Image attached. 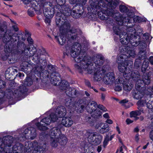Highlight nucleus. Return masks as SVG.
Returning <instances> with one entry per match:
<instances>
[{
  "instance_id": "obj_8",
  "label": "nucleus",
  "mask_w": 153,
  "mask_h": 153,
  "mask_svg": "<svg viewBox=\"0 0 153 153\" xmlns=\"http://www.w3.org/2000/svg\"><path fill=\"white\" fill-rule=\"evenodd\" d=\"M52 113L49 116L45 117L41 120L40 123H36V125L39 129L42 130H45L47 129V126L50 124L52 121H53L51 119V115Z\"/></svg>"
},
{
  "instance_id": "obj_56",
  "label": "nucleus",
  "mask_w": 153,
  "mask_h": 153,
  "mask_svg": "<svg viewBox=\"0 0 153 153\" xmlns=\"http://www.w3.org/2000/svg\"><path fill=\"white\" fill-rule=\"evenodd\" d=\"M24 2L25 4H27L28 3L31 1L32 0H22Z\"/></svg>"
},
{
  "instance_id": "obj_51",
  "label": "nucleus",
  "mask_w": 153,
  "mask_h": 153,
  "mask_svg": "<svg viewBox=\"0 0 153 153\" xmlns=\"http://www.w3.org/2000/svg\"><path fill=\"white\" fill-rule=\"evenodd\" d=\"M65 13V15L66 16H69L71 14V10L70 9H68L67 13Z\"/></svg>"
},
{
  "instance_id": "obj_52",
  "label": "nucleus",
  "mask_w": 153,
  "mask_h": 153,
  "mask_svg": "<svg viewBox=\"0 0 153 153\" xmlns=\"http://www.w3.org/2000/svg\"><path fill=\"white\" fill-rule=\"evenodd\" d=\"M71 32L72 33H76V35H77L78 34V33H77V32L76 31V30L75 29H73L72 30H71Z\"/></svg>"
},
{
  "instance_id": "obj_61",
  "label": "nucleus",
  "mask_w": 153,
  "mask_h": 153,
  "mask_svg": "<svg viewBox=\"0 0 153 153\" xmlns=\"http://www.w3.org/2000/svg\"><path fill=\"white\" fill-rule=\"evenodd\" d=\"M103 106H103L102 105H99L98 106H97V107H98V108L100 109V110H101L103 108Z\"/></svg>"
},
{
  "instance_id": "obj_54",
  "label": "nucleus",
  "mask_w": 153,
  "mask_h": 153,
  "mask_svg": "<svg viewBox=\"0 0 153 153\" xmlns=\"http://www.w3.org/2000/svg\"><path fill=\"white\" fill-rule=\"evenodd\" d=\"M150 137L151 139L153 141V130L151 131Z\"/></svg>"
},
{
  "instance_id": "obj_13",
  "label": "nucleus",
  "mask_w": 153,
  "mask_h": 153,
  "mask_svg": "<svg viewBox=\"0 0 153 153\" xmlns=\"http://www.w3.org/2000/svg\"><path fill=\"white\" fill-rule=\"evenodd\" d=\"M36 51V48L32 47V46L28 45L25 46L24 50L22 51V53L26 56L30 57L33 56L35 53Z\"/></svg>"
},
{
  "instance_id": "obj_32",
  "label": "nucleus",
  "mask_w": 153,
  "mask_h": 153,
  "mask_svg": "<svg viewBox=\"0 0 153 153\" xmlns=\"http://www.w3.org/2000/svg\"><path fill=\"white\" fill-rule=\"evenodd\" d=\"M120 11L122 12H126L128 11V9L125 6L121 5L120 7Z\"/></svg>"
},
{
  "instance_id": "obj_60",
  "label": "nucleus",
  "mask_w": 153,
  "mask_h": 153,
  "mask_svg": "<svg viewBox=\"0 0 153 153\" xmlns=\"http://www.w3.org/2000/svg\"><path fill=\"white\" fill-rule=\"evenodd\" d=\"M85 84L88 86H90V83L89 81H86L85 82Z\"/></svg>"
},
{
  "instance_id": "obj_26",
  "label": "nucleus",
  "mask_w": 153,
  "mask_h": 153,
  "mask_svg": "<svg viewBox=\"0 0 153 153\" xmlns=\"http://www.w3.org/2000/svg\"><path fill=\"white\" fill-rule=\"evenodd\" d=\"M127 51H126L127 55H125L126 56L125 59L127 61V58L128 57H134L135 56V51L133 50H131V49L129 48H127Z\"/></svg>"
},
{
  "instance_id": "obj_11",
  "label": "nucleus",
  "mask_w": 153,
  "mask_h": 153,
  "mask_svg": "<svg viewBox=\"0 0 153 153\" xmlns=\"http://www.w3.org/2000/svg\"><path fill=\"white\" fill-rule=\"evenodd\" d=\"M56 114L52 113V114L51 115V119L53 121H56L59 117H61L65 116L66 113V111L64 106H61L58 107L56 110Z\"/></svg>"
},
{
  "instance_id": "obj_31",
  "label": "nucleus",
  "mask_w": 153,
  "mask_h": 153,
  "mask_svg": "<svg viewBox=\"0 0 153 153\" xmlns=\"http://www.w3.org/2000/svg\"><path fill=\"white\" fill-rule=\"evenodd\" d=\"M115 90L116 91H121L122 89V88L121 87L122 85H121V86H120V85L122 84V83H116V81L115 82Z\"/></svg>"
},
{
  "instance_id": "obj_5",
  "label": "nucleus",
  "mask_w": 153,
  "mask_h": 153,
  "mask_svg": "<svg viewBox=\"0 0 153 153\" xmlns=\"http://www.w3.org/2000/svg\"><path fill=\"white\" fill-rule=\"evenodd\" d=\"M139 75L137 74H135V75H133L134 78L132 77H126L124 78L125 79V80L123 77L119 78L117 79L116 80V83H122L123 85V89L127 91H130L131 90L132 88L133 85L130 83H129L128 81V80L131 78L135 81H136L137 80V79H136V78H138Z\"/></svg>"
},
{
  "instance_id": "obj_50",
  "label": "nucleus",
  "mask_w": 153,
  "mask_h": 153,
  "mask_svg": "<svg viewBox=\"0 0 153 153\" xmlns=\"http://www.w3.org/2000/svg\"><path fill=\"white\" fill-rule=\"evenodd\" d=\"M128 102V100H127L126 99H124L123 100H121L120 101L119 103L120 104H124L127 102Z\"/></svg>"
},
{
  "instance_id": "obj_27",
  "label": "nucleus",
  "mask_w": 153,
  "mask_h": 153,
  "mask_svg": "<svg viewBox=\"0 0 153 153\" xmlns=\"http://www.w3.org/2000/svg\"><path fill=\"white\" fill-rule=\"evenodd\" d=\"M141 114V113L140 111H132L130 113V117H133L134 120H136L138 119V117L137 116L140 115Z\"/></svg>"
},
{
  "instance_id": "obj_30",
  "label": "nucleus",
  "mask_w": 153,
  "mask_h": 153,
  "mask_svg": "<svg viewBox=\"0 0 153 153\" xmlns=\"http://www.w3.org/2000/svg\"><path fill=\"white\" fill-rule=\"evenodd\" d=\"M62 84L63 89L67 90L69 88V85L68 82L65 80H63L62 81Z\"/></svg>"
},
{
  "instance_id": "obj_22",
  "label": "nucleus",
  "mask_w": 153,
  "mask_h": 153,
  "mask_svg": "<svg viewBox=\"0 0 153 153\" xmlns=\"http://www.w3.org/2000/svg\"><path fill=\"white\" fill-rule=\"evenodd\" d=\"M95 65L97 67L96 65H100L103 64L104 62L103 57L101 55L98 54L94 57V60Z\"/></svg>"
},
{
  "instance_id": "obj_38",
  "label": "nucleus",
  "mask_w": 153,
  "mask_h": 153,
  "mask_svg": "<svg viewBox=\"0 0 153 153\" xmlns=\"http://www.w3.org/2000/svg\"><path fill=\"white\" fill-rule=\"evenodd\" d=\"M133 20L134 22H139L140 20V18L138 16H134L133 17Z\"/></svg>"
},
{
  "instance_id": "obj_21",
  "label": "nucleus",
  "mask_w": 153,
  "mask_h": 153,
  "mask_svg": "<svg viewBox=\"0 0 153 153\" xmlns=\"http://www.w3.org/2000/svg\"><path fill=\"white\" fill-rule=\"evenodd\" d=\"M132 15H129H129L127 17H125V18H123V17H121L120 16L119 17L120 18H115L116 19V20L118 22V24L119 25H122L123 24V22H129L131 19V17L133 16V14L131 13Z\"/></svg>"
},
{
  "instance_id": "obj_9",
  "label": "nucleus",
  "mask_w": 153,
  "mask_h": 153,
  "mask_svg": "<svg viewBox=\"0 0 153 153\" xmlns=\"http://www.w3.org/2000/svg\"><path fill=\"white\" fill-rule=\"evenodd\" d=\"M97 107V104L94 101H92L87 105L86 109L87 111L90 113H92L94 111L95 115L98 117L101 115V112L98 109H96Z\"/></svg>"
},
{
  "instance_id": "obj_15",
  "label": "nucleus",
  "mask_w": 153,
  "mask_h": 153,
  "mask_svg": "<svg viewBox=\"0 0 153 153\" xmlns=\"http://www.w3.org/2000/svg\"><path fill=\"white\" fill-rule=\"evenodd\" d=\"M17 34H13L11 32L9 31H7L4 35L3 38V42L5 43H7L10 41L11 42H13L16 41V40L13 37H15V36H16Z\"/></svg>"
},
{
  "instance_id": "obj_43",
  "label": "nucleus",
  "mask_w": 153,
  "mask_h": 153,
  "mask_svg": "<svg viewBox=\"0 0 153 153\" xmlns=\"http://www.w3.org/2000/svg\"><path fill=\"white\" fill-rule=\"evenodd\" d=\"M51 18H45V22L46 23V24H49L50 22H51Z\"/></svg>"
},
{
  "instance_id": "obj_17",
  "label": "nucleus",
  "mask_w": 153,
  "mask_h": 153,
  "mask_svg": "<svg viewBox=\"0 0 153 153\" xmlns=\"http://www.w3.org/2000/svg\"><path fill=\"white\" fill-rule=\"evenodd\" d=\"M94 78L97 81L100 80L103 76L104 70H102L99 67L95 69L94 70Z\"/></svg>"
},
{
  "instance_id": "obj_6",
  "label": "nucleus",
  "mask_w": 153,
  "mask_h": 153,
  "mask_svg": "<svg viewBox=\"0 0 153 153\" xmlns=\"http://www.w3.org/2000/svg\"><path fill=\"white\" fill-rule=\"evenodd\" d=\"M140 81V80H139L136 82V88L137 89L134 91L132 93L134 98L136 99L141 98L143 97L145 92L147 93V94H153V86L152 88H149L148 89L149 93H147L146 92L147 91L146 90H145L144 92L139 90L141 87V85L138 84L139 83V82Z\"/></svg>"
},
{
  "instance_id": "obj_48",
  "label": "nucleus",
  "mask_w": 153,
  "mask_h": 153,
  "mask_svg": "<svg viewBox=\"0 0 153 153\" xmlns=\"http://www.w3.org/2000/svg\"><path fill=\"white\" fill-rule=\"evenodd\" d=\"M100 15L101 14H100V13L98 12V15L99 17L102 20H105L106 19V18H105V17L102 15L101 16H100Z\"/></svg>"
},
{
  "instance_id": "obj_64",
  "label": "nucleus",
  "mask_w": 153,
  "mask_h": 153,
  "mask_svg": "<svg viewBox=\"0 0 153 153\" xmlns=\"http://www.w3.org/2000/svg\"><path fill=\"white\" fill-rule=\"evenodd\" d=\"M105 98V94H102L101 95V98L103 100H104Z\"/></svg>"
},
{
  "instance_id": "obj_4",
  "label": "nucleus",
  "mask_w": 153,
  "mask_h": 153,
  "mask_svg": "<svg viewBox=\"0 0 153 153\" xmlns=\"http://www.w3.org/2000/svg\"><path fill=\"white\" fill-rule=\"evenodd\" d=\"M49 135L51 138H58L59 144L61 146H65L68 142L66 137L64 134H62L60 129L58 127L52 128L50 130Z\"/></svg>"
},
{
  "instance_id": "obj_58",
  "label": "nucleus",
  "mask_w": 153,
  "mask_h": 153,
  "mask_svg": "<svg viewBox=\"0 0 153 153\" xmlns=\"http://www.w3.org/2000/svg\"><path fill=\"white\" fill-rule=\"evenodd\" d=\"M116 130L118 131V133L119 134H120L121 133V131L120 130V128L118 126H117V127H116Z\"/></svg>"
},
{
  "instance_id": "obj_35",
  "label": "nucleus",
  "mask_w": 153,
  "mask_h": 153,
  "mask_svg": "<svg viewBox=\"0 0 153 153\" xmlns=\"http://www.w3.org/2000/svg\"><path fill=\"white\" fill-rule=\"evenodd\" d=\"M147 106L148 108L153 110V101H149L147 104Z\"/></svg>"
},
{
  "instance_id": "obj_37",
  "label": "nucleus",
  "mask_w": 153,
  "mask_h": 153,
  "mask_svg": "<svg viewBox=\"0 0 153 153\" xmlns=\"http://www.w3.org/2000/svg\"><path fill=\"white\" fill-rule=\"evenodd\" d=\"M108 139V136H106L103 142V146L104 147H105L107 145L109 140Z\"/></svg>"
},
{
  "instance_id": "obj_33",
  "label": "nucleus",
  "mask_w": 153,
  "mask_h": 153,
  "mask_svg": "<svg viewBox=\"0 0 153 153\" xmlns=\"http://www.w3.org/2000/svg\"><path fill=\"white\" fill-rule=\"evenodd\" d=\"M26 81L25 82V84L28 86L30 85L33 83L31 79L30 78H27L26 79Z\"/></svg>"
},
{
  "instance_id": "obj_45",
  "label": "nucleus",
  "mask_w": 153,
  "mask_h": 153,
  "mask_svg": "<svg viewBox=\"0 0 153 153\" xmlns=\"http://www.w3.org/2000/svg\"><path fill=\"white\" fill-rule=\"evenodd\" d=\"M126 122L127 124H129L132 123L133 121L130 119L128 118L126 119Z\"/></svg>"
},
{
  "instance_id": "obj_63",
  "label": "nucleus",
  "mask_w": 153,
  "mask_h": 153,
  "mask_svg": "<svg viewBox=\"0 0 153 153\" xmlns=\"http://www.w3.org/2000/svg\"><path fill=\"white\" fill-rule=\"evenodd\" d=\"M139 130L138 128L137 127H136L134 129V131L135 132H137L139 131Z\"/></svg>"
},
{
  "instance_id": "obj_34",
  "label": "nucleus",
  "mask_w": 153,
  "mask_h": 153,
  "mask_svg": "<svg viewBox=\"0 0 153 153\" xmlns=\"http://www.w3.org/2000/svg\"><path fill=\"white\" fill-rule=\"evenodd\" d=\"M148 64V63L144 62L142 66V70L143 71H145L147 68Z\"/></svg>"
},
{
  "instance_id": "obj_39",
  "label": "nucleus",
  "mask_w": 153,
  "mask_h": 153,
  "mask_svg": "<svg viewBox=\"0 0 153 153\" xmlns=\"http://www.w3.org/2000/svg\"><path fill=\"white\" fill-rule=\"evenodd\" d=\"M99 132L102 134H103L108 131V129L107 128L103 129H100L99 130Z\"/></svg>"
},
{
  "instance_id": "obj_46",
  "label": "nucleus",
  "mask_w": 153,
  "mask_h": 153,
  "mask_svg": "<svg viewBox=\"0 0 153 153\" xmlns=\"http://www.w3.org/2000/svg\"><path fill=\"white\" fill-rule=\"evenodd\" d=\"M103 117L106 119L109 118H110L108 114L107 113H105L103 115Z\"/></svg>"
},
{
  "instance_id": "obj_2",
  "label": "nucleus",
  "mask_w": 153,
  "mask_h": 153,
  "mask_svg": "<svg viewBox=\"0 0 153 153\" xmlns=\"http://www.w3.org/2000/svg\"><path fill=\"white\" fill-rule=\"evenodd\" d=\"M10 145H8L4 148V151L6 153H23L25 151L30 152L33 150V153H44L46 149H48L45 144L39 145L36 142H29L27 143L25 147L20 144L17 143L11 150L9 149Z\"/></svg>"
},
{
  "instance_id": "obj_47",
  "label": "nucleus",
  "mask_w": 153,
  "mask_h": 153,
  "mask_svg": "<svg viewBox=\"0 0 153 153\" xmlns=\"http://www.w3.org/2000/svg\"><path fill=\"white\" fill-rule=\"evenodd\" d=\"M137 104L138 105L140 106H143L144 104V103L142 101H138L137 102Z\"/></svg>"
},
{
  "instance_id": "obj_62",
  "label": "nucleus",
  "mask_w": 153,
  "mask_h": 153,
  "mask_svg": "<svg viewBox=\"0 0 153 153\" xmlns=\"http://www.w3.org/2000/svg\"><path fill=\"white\" fill-rule=\"evenodd\" d=\"M6 47H5V49H4V51L5 52H10V49L9 48H8V50H7V49L6 48Z\"/></svg>"
},
{
  "instance_id": "obj_57",
  "label": "nucleus",
  "mask_w": 153,
  "mask_h": 153,
  "mask_svg": "<svg viewBox=\"0 0 153 153\" xmlns=\"http://www.w3.org/2000/svg\"><path fill=\"white\" fill-rule=\"evenodd\" d=\"M102 148L101 146H99L97 148V151L98 152H100Z\"/></svg>"
},
{
  "instance_id": "obj_23",
  "label": "nucleus",
  "mask_w": 153,
  "mask_h": 153,
  "mask_svg": "<svg viewBox=\"0 0 153 153\" xmlns=\"http://www.w3.org/2000/svg\"><path fill=\"white\" fill-rule=\"evenodd\" d=\"M58 138H55L52 137L51 138L50 140V146L52 148H56L59 145V141Z\"/></svg>"
},
{
  "instance_id": "obj_44",
  "label": "nucleus",
  "mask_w": 153,
  "mask_h": 153,
  "mask_svg": "<svg viewBox=\"0 0 153 153\" xmlns=\"http://www.w3.org/2000/svg\"><path fill=\"white\" fill-rule=\"evenodd\" d=\"M27 40L29 44H32L33 43V40L30 37H28L27 38Z\"/></svg>"
},
{
  "instance_id": "obj_41",
  "label": "nucleus",
  "mask_w": 153,
  "mask_h": 153,
  "mask_svg": "<svg viewBox=\"0 0 153 153\" xmlns=\"http://www.w3.org/2000/svg\"><path fill=\"white\" fill-rule=\"evenodd\" d=\"M28 13L30 16H32L33 15L34 12L31 10V9H30L28 10Z\"/></svg>"
},
{
  "instance_id": "obj_29",
  "label": "nucleus",
  "mask_w": 153,
  "mask_h": 153,
  "mask_svg": "<svg viewBox=\"0 0 153 153\" xmlns=\"http://www.w3.org/2000/svg\"><path fill=\"white\" fill-rule=\"evenodd\" d=\"M108 125L104 123H100L96 125L95 128L99 130L100 129H103L107 128Z\"/></svg>"
},
{
  "instance_id": "obj_7",
  "label": "nucleus",
  "mask_w": 153,
  "mask_h": 153,
  "mask_svg": "<svg viewBox=\"0 0 153 153\" xmlns=\"http://www.w3.org/2000/svg\"><path fill=\"white\" fill-rule=\"evenodd\" d=\"M88 140L95 145L100 144L102 141V137L101 135L97 133H92L88 131L86 133Z\"/></svg>"
},
{
  "instance_id": "obj_18",
  "label": "nucleus",
  "mask_w": 153,
  "mask_h": 153,
  "mask_svg": "<svg viewBox=\"0 0 153 153\" xmlns=\"http://www.w3.org/2000/svg\"><path fill=\"white\" fill-rule=\"evenodd\" d=\"M73 122L72 119L69 117H65L61 120V124L65 127H69L73 124Z\"/></svg>"
},
{
  "instance_id": "obj_53",
  "label": "nucleus",
  "mask_w": 153,
  "mask_h": 153,
  "mask_svg": "<svg viewBox=\"0 0 153 153\" xmlns=\"http://www.w3.org/2000/svg\"><path fill=\"white\" fill-rule=\"evenodd\" d=\"M56 79H53V77L52 76H51V82H52V81L53 82H54V83H53V85H56L57 84L56 83H55L56 82Z\"/></svg>"
},
{
  "instance_id": "obj_16",
  "label": "nucleus",
  "mask_w": 153,
  "mask_h": 153,
  "mask_svg": "<svg viewBox=\"0 0 153 153\" xmlns=\"http://www.w3.org/2000/svg\"><path fill=\"white\" fill-rule=\"evenodd\" d=\"M56 23L57 25L60 27V30H62L63 29L65 30H67L70 27V25L68 23L65 21H63L61 19H57L56 21Z\"/></svg>"
},
{
  "instance_id": "obj_25",
  "label": "nucleus",
  "mask_w": 153,
  "mask_h": 153,
  "mask_svg": "<svg viewBox=\"0 0 153 153\" xmlns=\"http://www.w3.org/2000/svg\"><path fill=\"white\" fill-rule=\"evenodd\" d=\"M55 37L59 44L62 45L65 42V39L63 34L61 33L59 36H55Z\"/></svg>"
},
{
  "instance_id": "obj_19",
  "label": "nucleus",
  "mask_w": 153,
  "mask_h": 153,
  "mask_svg": "<svg viewBox=\"0 0 153 153\" xmlns=\"http://www.w3.org/2000/svg\"><path fill=\"white\" fill-rule=\"evenodd\" d=\"M120 41L123 44L126 45L130 41L131 37H128V35L125 32H122L119 35Z\"/></svg>"
},
{
  "instance_id": "obj_10",
  "label": "nucleus",
  "mask_w": 153,
  "mask_h": 153,
  "mask_svg": "<svg viewBox=\"0 0 153 153\" xmlns=\"http://www.w3.org/2000/svg\"><path fill=\"white\" fill-rule=\"evenodd\" d=\"M36 130L33 127H31L29 128L26 129L21 136L22 138L26 139H30L31 140L34 139L36 136Z\"/></svg>"
},
{
  "instance_id": "obj_24",
  "label": "nucleus",
  "mask_w": 153,
  "mask_h": 153,
  "mask_svg": "<svg viewBox=\"0 0 153 153\" xmlns=\"http://www.w3.org/2000/svg\"><path fill=\"white\" fill-rule=\"evenodd\" d=\"M44 13L45 17L50 18H52L54 14L53 10H51L48 9H45Z\"/></svg>"
},
{
  "instance_id": "obj_1",
  "label": "nucleus",
  "mask_w": 153,
  "mask_h": 153,
  "mask_svg": "<svg viewBox=\"0 0 153 153\" xmlns=\"http://www.w3.org/2000/svg\"><path fill=\"white\" fill-rule=\"evenodd\" d=\"M86 47L82 48L79 43H77L74 47H73L71 50V55L74 58L75 61L77 63L76 65V68L78 69H81L83 71H86L89 74L93 72L92 69L94 67H92L94 64L91 62L88 59L84 56L83 59L80 57L82 56V52H83L86 50Z\"/></svg>"
},
{
  "instance_id": "obj_55",
  "label": "nucleus",
  "mask_w": 153,
  "mask_h": 153,
  "mask_svg": "<svg viewBox=\"0 0 153 153\" xmlns=\"http://www.w3.org/2000/svg\"><path fill=\"white\" fill-rule=\"evenodd\" d=\"M149 61H150V62L151 63L152 65H153V56H151L150 57Z\"/></svg>"
},
{
  "instance_id": "obj_59",
  "label": "nucleus",
  "mask_w": 153,
  "mask_h": 153,
  "mask_svg": "<svg viewBox=\"0 0 153 153\" xmlns=\"http://www.w3.org/2000/svg\"><path fill=\"white\" fill-rule=\"evenodd\" d=\"M135 140L137 141H138L139 140V137L138 134H137L136 135V136L135 137Z\"/></svg>"
},
{
  "instance_id": "obj_49",
  "label": "nucleus",
  "mask_w": 153,
  "mask_h": 153,
  "mask_svg": "<svg viewBox=\"0 0 153 153\" xmlns=\"http://www.w3.org/2000/svg\"><path fill=\"white\" fill-rule=\"evenodd\" d=\"M128 31H129V32H131L133 33H134L135 32V31L134 30L132 27H131L129 28L128 30Z\"/></svg>"
},
{
  "instance_id": "obj_14",
  "label": "nucleus",
  "mask_w": 153,
  "mask_h": 153,
  "mask_svg": "<svg viewBox=\"0 0 153 153\" xmlns=\"http://www.w3.org/2000/svg\"><path fill=\"white\" fill-rule=\"evenodd\" d=\"M114 74L113 72L107 73L103 77V80L107 84H111L114 82Z\"/></svg>"
},
{
  "instance_id": "obj_40",
  "label": "nucleus",
  "mask_w": 153,
  "mask_h": 153,
  "mask_svg": "<svg viewBox=\"0 0 153 153\" xmlns=\"http://www.w3.org/2000/svg\"><path fill=\"white\" fill-rule=\"evenodd\" d=\"M124 148L125 146L124 145H123L122 146L120 147L119 148L117 149L116 151V152H118L119 151L120 152V153L122 152L123 149Z\"/></svg>"
},
{
  "instance_id": "obj_36",
  "label": "nucleus",
  "mask_w": 153,
  "mask_h": 153,
  "mask_svg": "<svg viewBox=\"0 0 153 153\" xmlns=\"http://www.w3.org/2000/svg\"><path fill=\"white\" fill-rule=\"evenodd\" d=\"M102 13L103 14H105L107 16H111L113 15L112 12H110L108 10H102Z\"/></svg>"
},
{
  "instance_id": "obj_12",
  "label": "nucleus",
  "mask_w": 153,
  "mask_h": 153,
  "mask_svg": "<svg viewBox=\"0 0 153 153\" xmlns=\"http://www.w3.org/2000/svg\"><path fill=\"white\" fill-rule=\"evenodd\" d=\"M65 105L68 109L72 111L76 110L77 112H81L84 108V107L83 105H81L79 106L77 102L74 103L73 102H71V100L66 102Z\"/></svg>"
},
{
  "instance_id": "obj_28",
  "label": "nucleus",
  "mask_w": 153,
  "mask_h": 153,
  "mask_svg": "<svg viewBox=\"0 0 153 153\" xmlns=\"http://www.w3.org/2000/svg\"><path fill=\"white\" fill-rule=\"evenodd\" d=\"M70 3L71 4H80L83 5L86 1V0H69Z\"/></svg>"
},
{
  "instance_id": "obj_42",
  "label": "nucleus",
  "mask_w": 153,
  "mask_h": 153,
  "mask_svg": "<svg viewBox=\"0 0 153 153\" xmlns=\"http://www.w3.org/2000/svg\"><path fill=\"white\" fill-rule=\"evenodd\" d=\"M105 122V123L109 124H111L113 123V121L112 120L109 119V118H108L106 119Z\"/></svg>"
},
{
  "instance_id": "obj_20",
  "label": "nucleus",
  "mask_w": 153,
  "mask_h": 153,
  "mask_svg": "<svg viewBox=\"0 0 153 153\" xmlns=\"http://www.w3.org/2000/svg\"><path fill=\"white\" fill-rule=\"evenodd\" d=\"M137 74L139 75L138 78H137V77L136 78V79H137V80H136V82L138 80L140 79H139V75L138 74V72L137 71H136L135 73V74ZM140 82H139V83L138 84L139 85H141V86L143 85V83H144L146 85H148L149 84L150 82V79L149 77L148 76H144L143 78V80L142 81H141L140 80Z\"/></svg>"
},
{
  "instance_id": "obj_3",
  "label": "nucleus",
  "mask_w": 153,
  "mask_h": 153,
  "mask_svg": "<svg viewBox=\"0 0 153 153\" xmlns=\"http://www.w3.org/2000/svg\"><path fill=\"white\" fill-rule=\"evenodd\" d=\"M126 56L125 55H121L118 58V69L120 72L124 73L123 75L124 78L132 77L134 78L133 75H135V72H132L131 70L126 68V66L128 64L126 62L127 61L125 59Z\"/></svg>"
}]
</instances>
